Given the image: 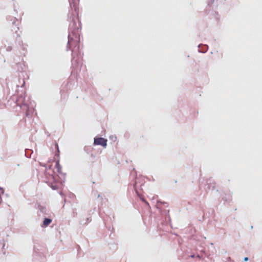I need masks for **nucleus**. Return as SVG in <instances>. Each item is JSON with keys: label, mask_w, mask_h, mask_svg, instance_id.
<instances>
[{"label": "nucleus", "mask_w": 262, "mask_h": 262, "mask_svg": "<svg viewBox=\"0 0 262 262\" xmlns=\"http://www.w3.org/2000/svg\"><path fill=\"white\" fill-rule=\"evenodd\" d=\"M248 257H245V259H244V260H245V261L248 260Z\"/></svg>", "instance_id": "9d476101"}, {"label": "nucleus", "mask_w": 262, "mask_h": 262, "mask_svg": "<svg viewBox=\"0 0 262 262\" xmlns=\"http://www.w3.org/2000/svg\"><path fill=\"white\" fill-rule=\"evenodd\" d=\"M4 192V190L3 188H0V203L2 202V199L1 197V194H3Z\"/></svg>", "instance_id": "0eeeda50"}, {"label": "nucleus", "mask_w": 262, "mask_h": 262, "mask_svg": "<svg viewBox=\"0 0 262 262\" xmlns=\"http://www.w3.org/2000/svg\"><path fill=\"white\" fill-rule=\"evenodd\" d=\"M52 222V220L50 219H45L43 222V226L47 227Z\"/></svg>", "instance_id": "20e7f679"}, {"label": "nucleus", "mask_w": 262, "mask_h": 262, "mask_svg": "<svg viewBox=\"0 0 262 262\" xmlns=\"http://www.w3.org/2000/svg\"><path fill=\"white\" fill-rule=\"evenodd\" d=\"M141 199L143 202H144L146 204L149 206V203L144 198H141Z\"/></svg>", "instance_id": "6e6552de"}, {"label": "nucleus", "mask_w": 262, "mask_h": 262, "mask_svg": "<svg viewBox=\"0 0 262 262\" xmlns=\"http://www.w3.org/2000/svg\"><path fill=\"white\" fill-rule=\"evenodd\" d=\"M51 178H52V179H53V180H54V179H55L54 177H53V176H52Z\"/></svg>", "instance_id": "ddd939ff"}, {"label": "nucleus", "mask_w": 262, "mask_h": 262, "mask_svg": "<svg viewBox=\"0 0 262 262\" xmlns=\"http://www.w3.org/2000/svg\"><path fill=\"white\" fill-rule=\"evenodd\" d=\"M190 257H192V258H193V257H194V255H192L190 256Z\"/></svg>", "instance_id": "9b49d317"}, {"label": "nucleus", "mask_w": 262, "mask_h": 262, "mask_svg": "<svg viewBox=\"0 0 262 262\" xmlns=\"http://www.w3.org/2000/svg\"><path fill=\"white\" fill-rule=\"evenodd\" d=\"M4 244L3 243H0V248H3L4 247Z\"/></svg>", "instance_id": "1a4fd4ad"}, {"label": "nucleus", "mask_w": 262, "mask_h": 262, "mask_svg": "<svg viewBox=\"0 0 262 262\" xmlns=\"http://www.w3.org/2000/svg\"><path fill=\"white\" fill-rule=\"evenodd\" d=\"M107 140L103 138L99 137L94 138V144L95 145H101L105 148L107 146Z\"/></svg>", "instance_id": "f03ea898"}, {"label": "nucleus", "mask_w": 262, "mask_h": 262, "mask_svg": "<svg viewBox=\"0 0 262 262\" xmlns=\"http://www.w3.org/2000/svg\"><path fill=\"white\" fill-rule=\"evenodd\" d=\"M68 45L73 50L74 48H79L80 35L78 33H72L69 35Z\"/></svg>", "instance_id": "f257e3e1"}, {"label": "nucleus", "mask_w": 262, "mask_h": 262, "mask_svg": "<svg viewBox=\"0 0 262 262\" xmlns=\"http://www.w3.org/2000/svg\"><path fill=\"white\" fill-rule=\"evenodd\" d=\"M55 168L58 172L60 173L61 172L62 167L59 164V161H57L55 164Z\"/></svg>", "instance_id": "39448f33"}, {"label": "nucleus", "mask_w": 262, "mask_h": 262, "mask_svg": "<svg viewBox=\"0 0 262 262\" xmlns=\"http://www.w3.org/2000/svg\"><path fill=\"white\" fill-rule=\"evenodd\" d=\"M157 207L161 211L163 210L164 211L169 212V210L165 209L166 208L168 207V204L166 202H162L161 201H158L157 203Z\"/></svg>", "instance_id": "7ed1b4c3"}, {"label": "nucleus", "mask_w": 262, "mask_h": 262, "mask_svg": "<svg viewBox=\"0 0 262 262\" xmlns=\"http://www.w3.org/2000/svg\"><path fill=\"white\" fill-rule=\"evenodd\" d=\"M196 257L199 258V259H200V256L199 255H197Z\"/></svg>", "instance_id": "f8f14e48"}, {"label": "nucleus", "mask_w": 262, "mask_h": 262, "mask_svg": "<svg viewBox=\"0 0 262 262\" xmlns=\"http://www.w3.org/2000/svg\"><path fill=\"white\" fill-rule=\"evenodd\" d=\"M48 183L51 184V187L53 189L56 190L58 189V186L56 184H53L51 180L49 181Z\"/></svg>", "instance_id": "423d86ee"}]
</instances>
